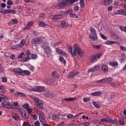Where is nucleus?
Instances as JSON below:
<instances>
[{
	"label": "nucleus",
	"mask_w": 126,
	"mask_h": 126,
	"mask_svg": "<svg viewBox=\"0 0 126 126\" xmlns=\"http://www.w3.org/2000/svg\"><path fill=\"white\" fill-rule=\"evenodd\" d=\"M34 101L35 103V106L38 109H44V101L43 100H39L38 98H35Z\"/></svg>",
	"instance_id": "nucleus-1"
},
{
	"label": "nucleus",
	"mask_w": 126,
	"mask_h": 126,
	"mask_svg": "<svg viewBox=\"0 0 126 126\" xmlns=\"http://www.w3.org/2000/svg\"><path fill=\"white\" fill-rule=\"evenodd\" d=\"M91 32H92V34L93 35H90V38L91 40H93L94 41H96V39H98V36H97V34H96V31L95 29L92 27L90 28Z\"/></svg>",
	"instance_id": "nucleus-2"
},
{
	"label": "nucleus",
	"mask_w": 126,
	"mask_h": 126,
	"mask_svg": "<svg viewBox=\"0 0 126 126\" xmlns=\"http://www.w3.org/2000/svg\"><path fill=\"white\" fill-rule=\"evenodd\" d=\"M68 1L67 0H62L61 2L58 3L57 4V6L58 7H60V8H64V7H65L68 4Z\"/></svg>",
	"instance_id": "nucleus-3"
},
{
	"label": "nucleus",
	"mask_w": 126,
	"mask_h": 126,
	"mask_svg": "<svg viewBox=\"0 0 126 126\" xmlns=\"http://www.w3.org/2000/svg\"><path fill=\"white\" fill-rule=\"evenodd\" d=\"M102 56H103L102 53H97L96 55H94L92 56L91 61L93 63H95V62H97V61H98V59H101Z\"/></svg>",
	"instance_id": "nucleus-4"
},
{
	"label": "nucleus",
	"mask_w": 126,
	"mask_h": 126,
	"mask_svg": "<svg viewBox=\"0 0 126 126\" xmlns=\"http://www.w3.org/2000/svg\"><path fill=\"white\" fill-rule=\"evenodd\" d=\"M1 106L6 109H13V106L8 101H4L1 103Z\"/></svg>",
	"instance_id": "nucleus-5"
},
{
	"label": "nucleus",
	"mask_w": 126,
	"mask_h": 126,
	"mask_svg": "<svg viewBox=\"0 0 126 126\" xmlns=\"http://www.w3.org/2000/svg\"><path fill=\"white\" fill-rule=\"evenodd\" d=\"M44 53L46 54L48 58H51V57H53V54H52V49H51V48H50V47L49 46L44 48Z\"/></svg>",
	"instance_id": "nucleus-6"
},
{
	"label": "nucleus",
	"mask_w": 126,
	"mask_h": 126,
	"mask_svg": "<svg viewBox=\"0 0 126 126\" xmlns=\"http://www.w3.org/2000/svg\"><path fill=\"white\" fill-rule=\"evenodd\" d=\"M42 38L40 37H36L32 40V45H35V44H41L42 43Z\"/></svg>",
	"instance_id": "nucleus-7"
},
{
	"label": "nucleus",
	"mask_w": 126,
	"mask_h": 126,
	"mask_svg": "<svg viewBox=\"0 0 126 126\" xmlns=\"http://www.w3.org/2000/svg\"><path fill=\"white\" fill-rule=\"evenodd\" d=\"M79 74V72L78 71H73L70 72L68 75H67V78H73L74 76H76V75H78Z\"/></svg>",
	"instance_id": "nucleus-8"
},
{
	"label": "nucleus",
	"mask_w": 126,
	"mask_h": 126,
	"mask_svg": "<svg viewBox=\"0 0 126 126\" xmlns=\"http://www.w3.org/2000/svg\"><path fill=\"white\" fill-rule=\"evenodd\" d=\"M44 95L46 97H47V98H51V97H54L55 94L53 93V92H51L50 90H48Z\"/></svg>",
	"instance_id": "nucleus-9"
},
{
	"label": "nucleus",
	"mask_w": 126,
	"mask_h": 126,
	"mask_svg": "<svg viewBox=\"0 0 126 126\" xmlns=\"http://www.w3.org/2000/svg\"><path fill=\"white\" fill-rule=\"evenodd\" d=\"M114 14H119L120 15L126 16V11L124 9H120L115 12Z\"/></svg>",
	"instance_id": "nucleus-10"
},
{
	"label": "nucleus",
	"mask_w": 126,
	"mask_h": 126,
	"mask_svg": "<svg viewBox=\"0 0 126 126\" xmlns=\"http://www.w3.org/2000/svg\"><path fill=\"white\" fill-rule=\"evenodd\" d=\"M98 69H100V65H97L96 66L93 67L92 68H90L88 70V72H95V71H97V70Z\"/></svg>",
	"instance_id": "nucleus-11"
},
{
	"label": "nucleus",
	"mask_w": 126,
	"mask_h": 126,
	"mask_svg": "<svg viewBox=\"0 0 126 126\" xmlns=\"http://www.w3.org/2000/svg\"><path fill=\"white\" fill-rule=\"evenodd\" d=\"M63 16H64V15L63 14H60V15H56L53 16V20H61V19H62V18H63Z\"/></svg>",
	"instance_id": "nucleus-12"
},
{
	"label": "nucleus",
	"mask_w": 126,
	"mask_h": 126,
	"mask_svg": "<svg viewBox=\"0 0 126 126\" xmlns=\"http://www.w3.org/2000/svg\"><path fill=\"white\" fill-rule=\"evenodd\" d=\"M33 22H29L25 27L24 28L23 30H29V29H31V27L33 26Z\"/></svg>",
	"instance_id": "nucleus-13"
},
{
	"label": "nucleus",
	"mask_w": 126,
	"mask_h": 126,
	"mask_svg": "<svg viewBox=\"0 0 126 126\" xmlns=\"http://www.w3.org/2000/svg\"><path fill=\"white\" fill-rule=\"evenodd\" d=\"M13 71L15 72L16 74H20V75H23V70L21 68L19 69H13Z\"/></svg>",
	"instance_id": "nucleus-14"
},
{
	"label": "nucleus",
	"mask_w": 126,
	"mask_h": 126,
	"mask_svg": "<svg viewBox=\"0 0 126 126\" xmlns=\"http://www.w3.org/2000/svg\"><path fill=\"white\" fill-rule=\"evenodd\" d=\"M110 3H112V0H102L101 1L102 5H109Z\"/></svg>",
	"instance_id": "nucleus-15"
},
{
	"label": "nucleus",
	"mask_w": 126,
	"mask_h": 126,
	"mask_svg": "<svg viewBox=\"0 0 126 126\" xmlns=\"http://www.w3.org/2000/svg\"><path fill=\"white\" fill-rule=\"evenodd\" d=\"M21 115L24 119H28L29 118V114H30V112L29 110L27 109V112L24 113V115L23 116V113L22 112H21Z\"/></svg>",
	"instance_id": "nucleus-16"
},
{
	"label": "nucleus",
	"mask_w": 126,
	"mask_h": 126,
	"mask_svg": "<svg viewBox=\"0 0 126 126\" xmlns=\"http://www.w3.org/2000/svg\"><path fill=\"white\" fill-rule=\"evenodd\" d=\"M35 91L36 92H44L45 91V87L41 86V87H36L35 88Z\"/></svg>",
	"instance_id": "nucleus-17"
},
{
	"label": "nucleus",
	"mask_w": 126,
	"mask_h": 126,
	"mask_svg": "<svg viewBox=\"0 0 126 126\" xmlns=\"http://www.w3.org/2000/svg\"><path fill=\"white\" fill-rule=\"evenodd\" d=\"M74 47L75 49H73V56L75 57V56H76V53L77 52V50L79 49V47H78V45L76 44H75L74 45Z\"/></svg>",
	"instance_id": "nucleus-18"
},
{
	"label": "nucleus",
	"mask_w": 126,
	"mask_h": 126,
	"mask_svg": "<svg viewBox=\"0 0 126 126\" xmlns=\"http://www.w3.org/2000/svg\"><path fill=\"white\" fill-rule=\"evenodd\" d=\"M30 57L27 56L22 59L19 60L20 62H23V63H26V62H29L30 61Z\"/></svg>",
	"instance_id": "nucleus-19"
},
{
	"label": "nucleus",
	"mask_w": 126,
	"mask_h": 126,
	"mask_svg": "<svg viewBox=\"0 0 126 126\" xmlns=\"http://www.w3.org/2000/svg\"><path fill=\"white\" fill-rule=\"evenodd\" d=\"M61 24H62V27H64V28L68 27V26H69V24H68V23L64 21H62Z\"/></svg>",
	"instance_id": "nucleus-20"
},
{
	"label": "nucleus",
	"mask_w": 126,
	"mask_h": 126,
	"mask_svg": "<svg viewBox=\"0 0 126 126\" xmlns=\"http://www.w3.org/2000/svg\"><path fill=\"white\" fill-rule=\"evenodd\" d=\"M92 96H100V95H102V92L101 91H98L95 92L94 93H93L91 94Z\"/></svg>",
	"instance_id": "nucleus-21"
},
{
	"label": "nucleus",
	"mask_w": 126,
	"mask_h": 126,
	"mask_svg": "<svg viewBox=\"0 0 126 126\" xmlns=\"http://www.w3.org/2000/svg\"><path fill=\"white\" fill-rule=\"evenodd\" d=\"M109 124H111V125H118L119 122H118V120L115 118L114 121L110 119Z\"/></svg>",
	"instance_id": "nucleus-22"
},
{
	"label": "nucleus",
	"mask_w": 126,
	"mask_h": 126,
	"mask_svg": "<svg viewBox=\"0 0 126 126\" xmlns=\"http://www.w3.org/2000/svg\"><path fill=\"white\" fill-rule=\"evenodd\" d=\"M69 16L72 18H76V19L78 18V16L76 14H75V13L73 12H71V13H70Z\"/></svg>",
	"instance_id": "nucleus-23"
},
{
	"label": "nucleus",
	"mask_w": 126,
	"mask_h": 126,
	"mask_svg": "<svg viewBox=\"0 0 126 126\" xmlns=\"http://www.w3.org/2000/svg\"><path fill=\"white\" fill-rule=\"evenodd\" d=\"M100 122H102V123H107L108 124H110V118H102L100 120Z\"/></svg>",
	"instance_id": "nucleus-24"
},
{
	"label": "nucleus",
	"mask_w": 126,
	"mask_h": 126,
	"mask_svg": "<svg viewBox=\"0 0 126 126\" xmlns=\"http://www.w3.org/2000/svg\"><path fill=\"white\" fill-rule=\"evenodd\" d=\"M12 118L14 120H15V121H19L20 117L19 115H18L17 114H14L12 115Z\"/></svg>",
	"instance_id": "nucleus-25"
},
{
	"label": "nucleus",
	"mask_w": 126,
	"mask_h": 126,
	"mask_svg": "<svg viewBox=\"0 0 126 126\" xmlns=\"http://www.w3.org/2000/svg\"><path fill=\"white\" fill-rule=\"evenodd\" d=\"M74 100H76V97H69L68 98H64V100L68 102L69 101H74Z\"/></svg>",
	"instance_id": "nucleus-26"
},
{
	"label": "nucleus",
	"mask_w": 126,
	"mask_h": 126,
	"mask_svg": "<svg viewBox=\"0 0 126 126\" xmlns=\"http://www.w3.org/2000/svg\"><path fill=\"white\" fill-rule=\"evenodd\" d=\"M59 61L62 63L64 64V65H65V63H66V61L65 59H64L63 57H60L59 58Z\"/></svg>",
	"instance_id": "nucleus-27"
},
{
	"label": "nucleus",
	"mask_w": 126,
	"mask_h": 126,
	"mask_svg": "<svg viewBox=\"0 0 126 126\" xmlns=\"http://www.w3.org/2000/svg\"><path fill=\"white\" fill-rule=\"evenodd\" d=\"M66 47L67 49H68V50H69L70 53H71V54L72 55V57H74L73 56V52H72V48H71V46L67 44Z\"/></svg>",
	"instance_id": "nucleus-28"
},
{
	"label": "nucleus",
	"mask_w": 126,
	"mask_h": 126,
	"mask_svg": "<svg viewBox=\"0 0 126 126\" xmlns=\"http://www.w3.org/2000/svg\"><path fill=\"white\" fill-rule=\"evenodd\" d=\"M77 54L78 55H79V56H80V57H81V56H82V55H83V50L81 49H78L77 50Z\"/></svg>",
	"instance_id": "nucleus-29"
},
{
	"label": "nucleus",
	"mask_w": 126,
	"mask_h": 126,
	"mask_svg": "<svg viewBox=\"0 0 126 126\" xmlns=\"http://www.w3.org/2000/svg\"><path fill=\"white\" fill-rule=\"evenodd\" d=\"M109 65L113 67L118 66V65H119V64H118V62H110L109 63Z\"/></svg>",
	"instance_id": "nucleus-30"
},
{
	"label": "nucleus",
	"mask_w": 126,
	"mask_h": 126,
	"mask_svg": "<svg viewBox=\"0 0 126 126\" xmlns=\"http://www.w3.org/2000/svg\"><path fill=\"white\" fill-rule=\"evenodd\" d=\"M101 69L103 71H108V66L107 65H103L101 66Z\"/></svg>",
	"instance_id": "nucleus-31"
},
{
	"label": "nucleus",
	"mask_w": 126,
	"mask_h": 126,
	"mask_svg": "<svg viewBox=\"0 0 126 126\" xmlns=\"http://www.w3.org/2000/svg\"><path fill=\"white\" fill-rule=\"evenodd\" d=\"M25 57V55L23 52L21 53L19 56L17 57V59H18L19 61L20 59H22V58H24Z\"/></svg>",
	"instance_id": "nucleus-32"
},
{
	"label": "nucleus",
	"mask_w": 126,
	"mask_h": 126,
	"mask_svg": "<svg viewBox=\"0 0 126 126\" xmlns=\"http://www.w3.org/2000/svg\"><path fill=\"white\" fill-rule=\"evenodd\" d=\"M39 16L41 19H45L46 18V15L43 12H41Z\"/></svg>",
	"instance_id": "nucleus-33"
},
{
	"label": "nucleus",
	"mask_w": 126,
	"mask_h": 126,
	"mask_svg": "<svg viewBox=\"0 0 126 126\" xmlns=\"http://www.w3.org/2000/svg\"><path fill=\"white\" fill-rule=\"evenodd\" d=\"M68 1V4H72V3H74V2H76V1H78V0H67Z\"/></svg>",
	"instance_id": "nucleus-34"
},
{
	"label": "nucleus",
	"mask_w": 126,
	"mask_h": 126,
	"mask_svg": "<svg viewBox=\"0 0 126 126\" xmlns=\"http://www.w3.org/2000/svg\"><path fill=\"white\" fill-rule=\"evenodd\" d=\"M93 104L95 108H96V109H100V105H99L98 103H96V101H94L93 103Z\"/></svg>",
	"instance_id": "nucleus-35"
},
{
	"label": "nucleus",
	"mask_w": 126,
	"mask_h": 126,
	"mask_svg": "<svg viewBox=\"0 0 126 126\" xmlns=\"http://www.w3.org/2000/svg\"><path fill=\"white\" fill-rule=\"evenodd\" d=\"M120 30H121V31H123V32L126 33V26L124 27V26H120Z\"/></svg>",
	"instance_id": "nucleus-36"
},
{
	"label": "nucleus",
	"mask_w": 126,
	"mask_h": 126,
	"mask_svg": "<svg viewBox=\"0 0 126 126\" xmlns=\"http://www.w3.org/2000/svg\"><path fill=\"white\" fill-rule=\"evenodd\" d=\"M39 121L42 125L45 124V119L44 118L39 116Z\"/></svg>",
	"instance_id": "nucleus-37"
},
{
	"label": "nucleus",
	"mask_w": 126,
	"mask_h": 126,
	"mask_svg": "<svg viewBox=\"0 0 126 126\" xmlns=\"http://www.w3.org/2000/svg\"><path fill=\"white\" fill-rule=\"evenodd\" d=\"M80 4L81 7H84L85 4H84V0H80Z\"/></svg>",
	"instance_id": "nucleus-38"
},
{
	"label": "nucleus",
	"mask_w": 126,
	"mask_h": 126,
	"mask_svg": "<svg viewBox=\"0 0 126 126\" xmlns=\"http://www.w3.org/2000/svg\"><path fill=\"white\" fill-rule=\"evenodd\" d=\"M37 58H38V56L37 55V54H34L32 55L31 59L32 60H36V59H37Z\"/></svg>",
	"instance_id": "nucleus-39"
},
{
	"label": "nucleus",
	"mask_w": 126,
	"mask_h": 126,
	"mask_svg": "<svg viewBox=\"0 0 126 126\" xmlns=\"http://www.w3.org/2000/svg\"><path fill=\"white\" fill-rule=\"evenodd\" d=\"M56 51L58 54L61 55L62 54V52H63V50L60 49L59 48H56Z\"/></svg>",
	"instance_id": "nucleus-40"
},
{
	"label": "nucleus",
	"mask_w": 126,
	"mask_h": 126,
	"mask_svg": "<svg viewBox=\"0 0 126 126\" xmlns=\"http://www.w3.org/2000/svg\"><path fill=\"white\" fill-rule=\"evenodd\" d=\"M26 74V75H30V74H31V72H30V71H28V70H24L23 72V74Z\"/></svg>",
	"instance_id": "nucleus-41"
},
{
	"label": "nucleus",
	"mask_w": 126,
	"mask_h": 126,
	"mask_svg": "<svg viewBox=\"0 0 126 126\" xmlns=\"http://www.w3.org/2000/svg\"><path fill=\"white\" fill-rule=\"evenodd\" d=\"M38 25L41 26V27H45L46 26V24H45V23L43 22H40L38 24Z\"/></svg>",
	"instance_id": "nucleus-42"
},
{
	"label": "nucleus",
	"mask_w": 126,
	"mask_h": 126,
	"mask_svg": "<svg viewBox=\"0 0 126 126\" xmlns=\"http://www.w3.org/2000/svg\"><path fill=\"white\" fill-rule=\"evenodd\" d=\"M0 97H1V99H3L4 100H7L8 98L5 95H3L2 94H0Z\"/></svg>",
	"instance_id": "nucleus-43"
},
{
	"label": "nucleus",
	"mask_w": 126,
	"mask_h": 126,
	"mask_svg": "<svg viewBox=\"0 0 126 126\" xmlns=\"http://www.w3.org/2000/svg\"><path fill=\"white\" fill-rule=\"evenodd\" d=\"M61 55H62V56H63V57H67V53H66V52H65V51H63V50H62Z\"/></svg>",
	"instance_id": "nucleus-44"
},
{
	"label": "nucleus",
	"mask_w": 126,
	"mask_h": 126,
	"mask_svg": "<svg viewBox=\"0 0 126 126\" xmlns=\"http://www.w3.org/2000/svg\"><path fill=\"white\" fill-rule=\"evenodd\" d=\"M12 21L13 22V24L14 25L17 24V23L19 22L18 20L16 19H12Z\"/></svg>",
	"instance_id": "nucleus-45"
},
{
	"label": "nucleus",
	"mask_w": 126,
	"mask_h": 126,
	"mask_svg": "<svg viewBox=\"0 0 126 126\" xmlns=\"http://www.w3.org/2000/svg\"><path fill=\"white\" fill-rule=\"evenodd\" d=\"M91 100V98L88 97V98H85L84 97L83 99L84 102H85L86 103H87L89 101H90Z\"/></svg>",
	"instance_id": "nucleus-46"
},
{
	"label": "nucleus",
	"mask_w": 126,
	"mask_h": 126,
	"mask_svg": "<svg viewBox=\"0 0 126 126\" xmlns=\"http://www.w3.org/2000/svg\"><path fill=\"white\" fill-rule=\"evenodd\" d=\"M26 43V41L25 40V39H22L21 41L22 47H23V46H24Z\"/></svg>",
	"instance_id": "nucleus-47"
},
{
	"label": "nucleus",
	"mask_w": 126,
	"mask_h": 126,
	"mask_svg": "<svg viewBox=\"0 0 126 126\" xmlns=\"http://www.w3.org/2000/svg\"><path fill=\"white\" fill-rule=\"evenodd\" d=\"M9 13H12L13 14H15V13H16V11L13 9H9Z\"/></svg>",
	"instance_id": "nucleus-48"
},
{
	"label": "nucleus",
	"mask_w": 126,
	"mask_h": 126,
	"mask_svg": "<svg viewBox=\"0 0 126 126\" xmlns=\"http://www.w3.org/2000/svg\"><path fill=\"white\" fill-rule=\"evenodd\" d=\"M2 82H7V78L6 77H3L2 78Z\"/></svg>",
	"instance_id": "nucleus-49"
},
{
	"label": "nucleus",
	"mask_w": 126,
	"mask_h": 126,
	"mask_svg": "<svg viewBox=\"0 0 126 126\" xmlns=\"http://www.w3.org/2000/svg\"><path fill=\"white\" fill-rule=\"evenodd\" d=\"M93 48H95V49H100L101 48V45H93Z\"/></svg>",
	"instance_id": "nucleus-50"
},
{
	"label": "nucleus",
	"mask_w": 126,
	"mask_h": 126,
	"mask_svg": "<svg viewBox=\"0 0 126 126\" xmlns=\"http://www.w3.org/2000/svg\"><path fill=\"white\" fill-rule=\"evenodd\" d=\"M119 123L122 125V126H124L125 125V122L123 120H119Z\"/></svg>",
	"instance_id": "nucleus-51"
},
{
	"label": "nucleus",
	"mask_w": 126,
	"mask_h": 126,
	"mask_svg": "<svg viewBox=\"0 0 126 126\" xmlns=\"http://www.w3.org/2000/svg\"><path fill=\"white\" fill-rule=\"evenodd\" d=\"M56 118H58V115L56 114L53 115L52 117V119L53 121H55Z\"/></svg>",
	"instance_id": "nucleus-52"
},
{
	"label": "nucleus",
	"mask_w": 126,
	"mask_h": 126,
	"mask_svg": "<svg viewBox=\"0 0 126 126\" xmlns=\"http://www.w3.org/2000/svg\"><path fill=\"white\" fill-rule=\"evenodd\" d=\"M7 4L8 5H13V2H12V1H11L10 0H9L7 1Z\"/></svg>",
	"instance_id": "nucleus-53"
},
{
	"label": "nucleus",
	"mask_w": 126,
	"mask_h": 126,
	"mask_svg": "<svg viewBox=\"0 0 126 126\" xmlns=\"http://www.w3.org/2000/svg\"><path fill=\"white\" fill-rule=\"evenodd\" d=\"M108 84H109V85H110V86H112V87H115V86H116V84L113 82H109Z\"/></svg>",
	"instance_id": "nucleus-54"
},
{
	"label": "nucleus",
	"mask_w": 126,
	"mask_h": 126,
	"mask_svg": "<svg viewBox=\"0 0 126 126\" xmlns=\"http://www.w3.org/2000/svg\"><path fill=\"white\" fill-rule=\"evenodd\" d=\"M100 37H101V38L104 40H107V37H106V36L104 35V34L102 33L100 34Z\"/></svg>",
	"instance_id": "nucleus-55"
},
{
	"label": "nucleus",
	"mask_w": 126,
	"mask_h": 126,
	"mask_svg": "<svg viewBox=\"0 0 126 126\" xmlns=\"http://www.w3.org/2000/svg\"><path fill=\"white\" fill-rule=\"evenodd\" d=\"M23 107H24V109H28L29 108V104H24Z\"/></svg>",
	"instance_id": "nucleus-56"
},
{
	"label": "nucleus",
	"mask_w": 126,
	"mask_h": 126,
	"mask_svg": "<svg viewBox=\"0 0 126 126\" xmlns=\"http://www.w3.org/2000/svg\"><path fill=\"white\" fill-rule=\"evenodd\" d=\"M34 125L35 126H40V122L37 121L34 123Z\"/></svg>",
	"instance_id": "nucleus-57"
},
{
	"label": "nucleus",
	"mask_w": 126,
	"mask_h": 126,
	"mask_svg": "<svg viewBox=\"0 0 126 126\" xmlns=\"http://www.w3.org/2000/svg\"><path fill=\"white\" fill-rule=\"evenodd\" d=\"M120 49L122 51H123L124 52H125L126 51V47H125L124 46H120Z\"/></svg>",
	"instance_id": "nucleus-58"
},
{
	"label": "nucleus",
	"mask_w": 126,
	"mask_h": 126,
	"mask_svg": "<svg viewBox=\"0 0 126 126\" xmlns=\"http://www.w3.org/2000/svg\"><path fill=\"white\" fill-rule=\"evenodd\" d=\"M17 48H18V46H17V45H12L11 46V49H17Z\"/></svg>",
	"instance_id": "nucleus-59"
},
{
	"label": "nucleus",
	"mask_w": 126,
	"mask_h": 126,
	"mask_svg": "<svg viewBox=\"0 0 126 126\" xmlns=\"http://www.w3.org/2000/svg\"><path fill=\"white\" fill-rule=\"evenodd\" d=\"M102 124V123H101L100 121H99V120H96L95 121V125L96 126H98V125H101Z\"/></svg>",
	"instance_id": "nucleus-60"
},
{
	"label": "nucleus",
	"mask_w": 126,
	"mask_h": 126,
	"mask_svg": "<svg viewBox=\"0 0 126 126\" xmlns=\"http://www.w3.org/2000/svg\"><path fill=\"white\" fill-rule=\"evenodd\" d=\"M79 9V7L78 6H76L74 7V10H75V11H78Z\"/></svg>",
	"instance_id": "nucleus-61"
},
{
	"label": "nucleus",
	"mask_w": 126,
	"mask_h": 126,
	"mask_svg": "<svg viewBox=\"0 0 126 126\" xmlns=\"http://www.w3.org/2000/svg\"><path fill=\"white\" fill-rule=\"evenodd\" d=\"M0 6H1V7H2L3 8H5V6H6V4H5V3H1L0 4Z\"/></svg>",
	"instance_id": "nucleus-62"
},
{
	"label": "nucleus",
	"mask_w": 126,
	"mask_h": 126,
	"mask_svg": "<svg viewBox=\"0 0 126 126\" xmlns=\"http://www.w3.org/2000/svg\"><path fill=\"white\" fill-rule=\"evenodd\" d=\"M24 94L23 93H17V96H20L21 97L23 96Z\"/></svg>",
	"instance_id": "nucleus-63"
},
{
	"label": "nucleus",
	"mask_w": 126,
	"mask_h": 126,
	"mask_svg": "<svg viewBox=\"0 0 126 126\" xmlns=\"http://www.w3.org/2000/svg\"><path fill=\"white\" fill-rule=\"evenodd\" d=\"M113 6H111L108 7V11H112L113 10Z\"/></svg>",
	"instance_id": "nucleus-64"
}]
</instances>
